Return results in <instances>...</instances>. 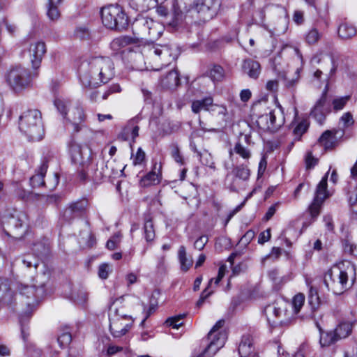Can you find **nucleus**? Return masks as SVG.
<instances>
[{"label": "nucleus", "instance_id": "1", "mask_svg": "<svg viewBox=\"0 0 357 357\" xmlns=\"http://www.w3.org/2000/svg\"><path fill=\"white\" fill-rule=\"evenodd\" d=\"M44 295L43 286L36 287L21 283L17 284L16 292L13 293L8 289L7 281L0 278V301L8 305L15 304L20 314L22 336L24 341L28 334L25 333L23 322L31 317Z\"/></svg>", "mask_w": 357, "mask_h": 357}, {"label": "nucleus", "instance_id": "2", "mask_svg": "<svg viewBox=\"0 0 357 357\" xmlns=\"http://www.w3.org/2000/svg\"><path fill=\"white\" fill-rule=\"evenodd\" d=\"M79 74L84 87L96 88L114 77V64L109 57H92L81 63Z\"/></svg>", "mask_w": 357, "mask_h": 357}, {"label": "nucleus", "instance_id": "3", "mask_svg": "<svg viewBox=\"0 0 357 357\" xmlns=\"http://www.w3.org/2000/svg\"><path fill=\"white\" fill-rule=\"evenodd\" d=\"M355 271L356 267L350 261L339 262L326 272L324 284L335 294H341L353 284Z\"/></svg>", "mask_w": 357, "mask_h": 357}, {"label": "nucleus", "instance_id": "4", "mask_svg": "<svg viewBox=\"0 0 357 357\" xmlns=\"http://www.w3.org/2000/svg\"><path fill=\"white\" fill-rule=\"evenodd\" d=\"M137 55H141L138 54ZM142 55L144 57L147 68L153 70H159L168 66L176 58L172 49L169 45H148L142 49Z\"/></svg>", "mask_w": 357, "mask_h": 357}, {"label": "nucleus", "instance_id": "5", "mask_svg": "<svg viewBox=\"0 0 357 357\" xmlns=\"http://www.w3.org/2000/svg\"><path fill=\"white\" fill-rule=\"evenodd\" d=\"M19 128L31 140L42 139L44 135V128L40 112L37 109L24 112L20 116Z\"/></svg>", "mask_w": 357, "mask_h": 357}, {"label": "nucleus", "instance_id": "6", "mask_svg": "<svg viewBox=\"0 0 357 357\" xmlns=\"http://www.w3.org/2000/svg\"><path fill=\"white\" fill-rule=\"evenodd\" d=\"M3 230L10 236L21 238L27 230V215L21 211L13 210L3 215Z\"/></svg>", "mask_w": 357, "mask_h": 357}, {"label": "nucleus", "instance_id": "7", "mask_svg": "<svg viewBox=\"0 0 357 357\" xmlns=\"http://www.w3.org/2000/svg\"><path fill=\"white\" fill-rule=\"evenodd\" d=\"M288 305L284 301L280 300L275 301L264 307V313L271 326L286 325L289 322L291 313L287 310Z\"/></svg>", "mask_w": 357, "mask_h": 357}, {"label": "nucleus", "instance_id": "8", "mask_svg": "<svg viewBox=\"0 0 357 357\" xmlns=\"http://www.w3.org/2000/svg\"><path fill=\"white\" fill-rule=\"evenodd\" d=\"M224 324L225 321L220 319L213 326L208 334L206 347L197 357H213L225 345L227 334L220 331Z\"/></svg>", "mask_w": 357, "mask_h": 357}, {"label": "nucleus", "instance_id": "9", "mask_svg": "<svg viewBox=\"0 0 357 357\" xmlns=\"http://www.w3.org/2000/svg\"><path fill=\"white\" fill-rule=\"evenodd\" d=\"M103 24L111 29H123L128 25V17L120 6L109 5L101 10Z\"/></svg>", "mask_w": 357, "mask_h": 357}, {"label": "nucleus", "instance_id": "10", "mask_svg": "<svg viewBox=\"0 0 357 357\" xmlns=\"http://www.w3.org/2000/svg\"><path fill=\"white\" fill-rule=\"evenodd\" d=\"M282 107L271 110L268 114L259 116L256 121L259 128L263 131L276 132L284 123Z\"/></svg>", "mask_w": 357, "mask_h": 357}, {"label": "nucleus", "instance_id": "11", "mask_svg": "<svg viewBox=\"0 0 357 357\" xmlns=\"http://www.w3.org/2000/svg\"><path fill=\"white\" fill-rule=\"evenodd\" d=\"M6 80L14 91L19 92L29 86L31 82L30 74L27 69L17 66L11 68L8 72Z\"/></svg>", "mask_w": 357, "mask_h": 357}, {"label": "nucleus", "instance_id": "12", "mask_svg": "<svg viewBox=\"0 0 357 357\" xmlns=\"http://www.w3.org/2000/svg\"><path fill=\"white\" fill-rule=\"evenodd\" d=\"M250 176V169L245 165L235 166L226 177V185L230 191L237 192L243 188Z\"/></svg>", "mask_w": 357, "mask_h": 357}, {"label": "nucleus", "instance_id": "13", "mask_svg": "<svg viewBox=\"0 0 357 357\" xmlns=\"http://www.w3.org/2000/svg\"><path fill=\"white\" fill-rule=\"evenodd\" d=\"M193 6L199 18L206 22L217 15L221 6V0H194Z\"/></svg>", "mask_w": 357, "mask_h": 357}, {"label": "nucleus", "instance_id": "14", "mask_svg": "<svg viewBox=\"0 0 357 357\" xmlns=\"http://www.w3.org/2000/svg\"><path fill=\"white\" fill-rule=\"evenodd\" d=\"M68 151L72 162L78 167H86L92 158L91 149L87 145H82L74 139L69 143Z\"/></svg>", "mask_w": 357, "mask_h": 357}, {"label": "nucleus", "instance_id": "15", "mask_svg": "<svg viewBox=\"0 0 357 357\" xmlns=\"http://www.w3.org/2000/svg\"><path fill=\"white\" fill-rule=\"evenodd\" d=\"M77 178L80 181L100 182L103 178V173L98 169L97 164L93 162L92 159L85 166L80 165L77 169Z\"/></svg>", "mask_w": 357, "mask_h": 357}, {"label": "nucleus", "instance_id": "16", "mask_svg": "<svg viewBox=\"0 0 357 357\" xmlns=\"http://www.w3.org/2000/svg\"><path fill=\"white\" fill-rule=\"evenodd\" d=\"M128 321L127 316L114 315L109 318V331L114 337H121L126 334V333L131 328L132 324V321L126 322Z\"/></svg>", "mask_w": 357, "mask_h": 357}, {"label": "nucleus", "instance_id": "17", "mask_svg": "<svg viewBox=\"0 0 357 357\" xmlns=\"http://www.w3.org/2000/svg\"><path fill=\"white\" fill-rule=\"evenodd\" d=\"M46 52V45L43 41H35L30 44L29 49V58L34 69L40 68Z\"/></svg>", "mask_w": 357, "mask_h": 357}, {"label": "nucleus", "instance_id": "18", "mask_svg": "<svg viewBox=\"0 0 357 357\" xmlns=\"http://www.w3.org/2000/svg\"><path fill=\"white\" fill-rule=\"evenodd\" d=\"M139 24L146 26L148 28L146 35L151 40H158L164 31L162 25L152 19H141L139 21Z\"/></svg>", "mask_w": 357, "mask_h": 357}, {"label": "nucleus", "instance_id": "19", "mask_svg": "<svg viewBox=\"0 0 357 357\" xmlns=\"http://www.w3.org/2000/svg\"><path fill=\"white\" fill-rule=\"evenodd\" d=\"M326 100L327 91L326 89L311 109L310 115L314 118L319 124H322L325 119V105Z\"/></svg>", "mask_w": 357, "mask_h": 357}, {"label": "nucleus", "instance_id": "20", "mask_svg": "<svg viewBox=\"0 0 357 357\" xmlns=\"http://www.w3.org/2000/svg\"><path fill=\"white\" fill-rule=\"evenodd\" d=\"M73 126L74 131L78 132L81 129L79 124L85 120L83 108L79 105H75L68 110L66 117Z\"/></svg>", "mask_w": 357, "mask_h": 357}, {"label": "nucleus", "instance_id": "21", "mask_svg": "<svg viewBox=\"0 0 357 357\" xmlns=\"http://www.w3.org/2000/svg\"><path fill=\"white\" fill-rule=\"evenodd\" d=\"M238 353L241 357H256L251 337L249 335L243 336L238 346Z\"/></svg>", "mask_w": 357, "mask_h": 357}, {"label": "nucleus", "instance_id": "22", "mask_svg": "<svg viewBox=\"0 0 357 357\" xmlns=\"http://www.w3.org/2000/svg\"><path fill=\"white\" fill-rule=\"evenodd\" d=\"M242 69L252 79H257L261 73L259 63L250 59L243 61Z\"/></svg>", "mask_w": 357, "mask_h": 357}, {"label": "nucleus", "instance_id": "23", "mask_svg": "<svg viewBox=\"0 0 357 357\" xmlns=\"http://www.w3.org/2000/svg\"><path fill=\"white\" fill-rule=\"evenodd\" d=\"M62 0H47L46 15L50 20L56 22L60 18L61 12L59 6Z\"/></svg>", "mask_w": 357, "mask_h": 357}, {"label": "nucleus", "instance_id": "24", "mask_svg": "<svg viewBox=\"0 0 357 357\" xmlns=\"http://www.w3.org/2000/svg\"><path fill=\"white\" fill-rule=\"evenodd\" d=\"M337 132V131L326 130L319 137V142L326 150L332 149L335 146Z\"/></svg>", "mask_w": 357, "mask_h": 357}, {"label": "nucleus", "instance_id": "25", "mask_svg": "<svg viewBox=\"0 0 357 357\" xmlns=\"http://www.w3.org/2000/svg\"><path fill=\"white\" fill-rule=\"evenodd\" d=\"M47 162V160H44L40 165L38 173L30 178V183L33 188L40 187L46 184L43 181V178L48 167Z\"/></svg>", "mask_w": 357, "mask_h": 357}, {"label": "nucleus", "instance_id": "26", "mask_svg": "<svg viewBox=\"0 0 357 357\" xmlns=\"http://www.w3.org/2000/svg\"><path fill=\"white\" fill-rule=\"evenodd\" d=\"M87 206L88 202L86 199L79 200L77 202L70 204L69 208L65 211V215H80L86 211Z\"/></svg>", "mask_w": 357, "mask_h": 357}, {"label": "nucleus", "instance_id": "27", "mask_svg": "<svg viewBox=\"0 0 357 357\" xmlns=\"http://www.w3.org/2000/svg\"><path fill=\"white\" fill-rule=\"evenodd\" d=\"M180 82V78L177 70H173L162 79L161 83L163 87L168 89L176 88Z\"/></svg>", "mask_w": 357, "mask_h": 357}, {"label": "nucleus", "instance_id": "28", "mask_svg": "<svg viewBox=\"0 0 357 357\" xmlns=\"http://www.w3.org/2000/svg\"><path fill=\"white\" fill-rule=\"evenodd\" d=\"M213 102V100L211 97H206L202 100H194L191 105L192 111L195 114L199 113L202 110L209 112Z\"/></svg>", "mask_w": 357, "mask_h": 357}, {"label": "nucleus", "instance_id": "29", "mask_svg": "<svg viewBox=\"0 0 357 357\" xmlns=\"http://www.w3.org/2000/svg\"><path fill=\"white\" fill-rule=\"evenodd\" d=\"M353 323L351 321H342L333 330L338 340L344 339L349 336L352 332Z\"/></svg>", "mask_w": 357, "mask_h": 357}, {"label": "nucleus", "instance_id": "30", "mask_svg": "<svg viewBox=\"0 0 357 357\" xmlns=\"http://www.w3.org/2000/svg\"><path fill=\"white\" fill-rule=\"evenodd\" d=\"M135 43V40L129 36H120L114 38L110 43L111 49L116 52L120 51L122 48Z\"/></svg>", "mask_w": 357, "mask_h": 357}, {"label": "nucleus", "instance_id": "31", "mask_svg": "<svg viewBox=\"0 0 357 357\" xmlns=\"http://www.w3.org/2000/svg\"><path fill=\"white\" fill-rule=\"evenodd\" d=\"M338 340L333 331L325 332L320 329L319 343L321 347H330Z\"/></svg>", "mask_w": 357, "mask_h": 357}, {"label": "nucleus", "instance_id": "32", "mask_svg": "<svg viewBox=\"0 0 357 357\" xmlns=\"http://www.w3.org/2000/svg\"><path fill=\"white\" fill-rule=\"evenodd\" d=\"M328 194L327 191V174L322 178L317 186L315 195L314 199L324 202L328 197Z\"/></svg>", "mask_w": 357, "mask_h": 357}, {"label": "nucleus", "instance_id": "33", "mask_svg": "<svg viewBox=\"0 0 357 357\" xmlns=\"http://www.w3.org/2000/svg\"><path fill=\"white\" fill-rule=\"evenodd\" d=\"M357 30L354 26L348 23H343L340 25L338 29V35L342 39H349L354 36Z\"/></svg>", "mask_w": 357, "mask_h": 357}, {"label": "nucleus", "instance_id": "34", "mask_svg": "<svg viewBox=\"0 0 357 357\" xmlns=\"http://www.w3.org/2000/svg\"><path fill=\"white\" fill-rule=\"evenodd\" d=\"M160 180V174L156 173L152 170L145 175L140 180V185L142 187H148L152 185L158 184Z\"/></svg>", "mask_w": 357, "mask_h": 357}, {"label": "nucleus", "instance_id": "35", "mask_svg": "<svg viewBox=\"0 0 357 357\" xmlns=\"http://www.w3.org/2000/svg\"><path fill=\"white\" fill-rule=\"evenodd\" d=\"M144 236L147 242L152 241L155 238V229L151 218H148L144 224Z\"/></svg>", "mask_w": 357, "mask_h": 357}, {"label": "nucleus", "instance_id": "36", "mask_svg": "<svg viewBox=\"0 0 357 357\" xmlns=\"http://www.w3.org/2000/svg\"><path fill=\"white\" fill-rule=\"evenodd\" d=\"M178 259L181 264V268L182 271L186 272L189 268L192 265V259H188L186 256V251L184 246H181L178 250Z\"/></svg>", "mask_w": 357, "mask_h": 357}, {"label": "nucleus", "instance_id": "37", "mask_svg": "<svg viewBox=\"0 0 357 357\" xmlns=\"http://www.w3.org/2000/svg\"><path fill=\"white\" fill-rule=\"evenodd\" d=\"M234 151L245 160H248L252 156L251 151L248 147L242 144L241 139L235 144Z\"/></svg>", "mask_w": 357, "mask_h": 357}, {"label": "nucleus", "instance_id": "38", "mask_svg": "<svg viewBox=\"0 0 357 357\" xmlns=\"http://www.w3.org/2000/svg\"><path fill=\"white\" fill-rule=\"evenodd\" d=\"M209 112H211L213 115L220 116L223 121H226V118L228 114L227 107L225 105L213 104V102L210 107Z\"/></svg>", "mask_w": 357, "mask_h": 357}, {"label": "nucleus", "instance_id": "39", "mask_svg": "<svg viewBox=\"0 0 357 357\" xmlns=\"http://www.w3.org/2000/svg\"><path fill=\"white\" fill-rule=\"evenodd\" d=\"M322 33L317 28H312L305 35V41L309 45L316 44L321 38Z\"/></svg>", "mask_w": 357, "mask_h": 357}, {"label": "nucleus", "instance_id": "40", "mask_svg": "<svg viewBox=\"0 0 357 357\" xmlns=\"http://www.w3.org/2000/svg\"><path fill=\"white\" fill-rule=\"evenodd\" d=\"M308 127L309 123L307 120L301 121L293 130L294 140L299 141L301 136L307 130Z\"/></svg>", "mask_w": 357, "mask_h": 357}, {"label": "nucleus", "instance_id": "41", "mask_svg": "<svg viewBox=\"0 0 357 357\" xmlns=\"http://www.w3.org/2000/svg\"><path fill=\"white\" fill-rule=\"evenodd\" d=\"M208 73L213 82L220 81L224 77V70L219 65H213Z\"/></svg>", "mask_w": 357, "mask_h": 357}, {"label": "nucleus", "instance_id": "42", "mask_svg": "<svg viewBox=\"0 0 357 357\" xmlns=\"http://www.w3.org/2000/svg\"><path fill=\"white\" fill-rule=\"evenodd\" d=\"M195 151L197 153L199 160L203 165L208 166L211 169H215V164L210 153L207 151L199 152L196 149H195Z\"/></svg>", "mask_w": 357, "mask_h": 357}, {"label": "nucleus", "instance_id": "43", "mask_svg": "<svg viewBox=\"0 0 357 357\" xmlns=\"http://www.w3.org/2000/svg\"><path fill=\"white\" fill-rule=\"evenodd\" d=\"M72 296L74 301L79 305L84 304L88 299V294L83 289L74 291Z\"/></svg>", "mask_w": 357, "mask_h": 357}, {"label": "nucleus", "instance_id": "44", "mask_svg": "<svg viewBox=\"0 0 357 357\" xmlns=\"http://www.w3.org/2000/svg\"><path fill=\"white\" fill-rule=\"evenodd\" d=\"M350 99L349 96L335 98L332 102L333 110L335 112L342 110Z\"/></svg>", "mask_w": 357, "mask_h": 357}, {"label": "nucleus", "instance_id": "45", "mask_svg": "<svg viewBox=\"0 0 357 357\" xmlns=\"http://www.w3.org/2000/svg\"><path fill=\"white\" fill-rule=\"evenodd\" d=\"M323 202L315 199L309 206V211L312 219H315L320 213L321 206Z\"/></svg>", "mask_w": 357, "mask_h": 357}, {"label": "nucleus", "instance_id": "46", "mask_svg": "<svg viewBox=\"0 0 357 357\" xmlns=\"http://www.w3.org/2000/svg\"><path fill=\"white\" fill-rule=\"evenodd\" d=\"M68 102L65 100L57 98L54 100V105L60 114L66 118L67 116L68 110L67 111Z\"/></svg>", "mask_w": 357, "mask_h": 357}, {"label": "nucleus", "instance_id": "47", "mask_svg": "<svg viewBox=\"0 0 357 357\" xmlns=\"http://www.w3.org/2000/svg\"><path fill=\"white\" fill-rule=\"evenodd\" d=\"M185 317V314H179L175 317H169L167 319V325L172 326L173 328H178L183 325L182 319Z\"/></svg>", "mask_w": 357, "mask_h": 357}, {"label": "nucleus", "instance_id": "48", "mask_svg": "<svg viewBox=\"0 0 357 357\" xmlns=\"http://www.w3.org/2000/svg\"><path fill=\"white\" fill-rule=\"evenodd\" d=\"M121 91V88L119 84H112L108 88L102 93V98L103 100L107 99L109 96L120 93Z\"/></svg>", "mask_w": 357, "mask_h": 357}, {"label": "nucleus", "instance_id": "49", "mask_svg": "<svg viewBox=\"0 0 357 357\" xmlns=\"http://www.w3.org/2000/svg\"><path fill=\"white\" fill-rule=\"evenodd\" d=\"M305 302V296L303 294H296L292 301V305L296 314H297L302 306L303 305Z\"/></svg>", "mask_w": 357, "mask_h": 357}, {"label": "nucleus", "instance_id": "50", "mask_svg": "<svg viewBox=\"0 0 357 357\" xmlns=\"http://www.w3.org/2000/svg\"><path fill=\"white\" fill-rule=\"evenodd\" d=\"M121 234H115L113 235L107 242L106 247L110 250L116 249L121 242Z\"/></svg>", "mask_w": 357, "mask_h": 357}, {"label": "nucleus", "instance_id": "51", "mask_svg": "<svg viewBox=\"0 0 357 357\" xmlns=\"http://www.w3.org/2000/svg\"><path fill=\"white\" fill-rule=\"evenodd\" d=\"M72 340V337L70 333L66 332L62 333L58 337L57 341L61 347L68 345Z\"/></svg>", "mask_w": 357, "mask_h": 357}, {"label": "nucleus", "instance_id": "52", "mask_svg": "<svg viewBox=\"0 0 357 357\" xmlns=\"http://www.w3.org/2000/svg\"><path fill=\"white\" fill-rule=\"evenodd\" d=\"M32 249L37 256L45 254L48 250V248L43 243H37L33 244Z\"/></svg>", "mask_w": 357, "mask_h": 357}, {"label": "nucleus", "instance_id": "53", "mask_svg": "<svg viewBox=\"0 0 357 357\" xmlns=\"http://www.w3.org/2000/svg\"><path fill=\"white\" fill-rule=\"evenodd\" d=\"M145 153L144 151L142 149V148H139L137 151V153L134 157V159H133V161H132V163L134 165H141L142 163V162L145 160Z\"/></svg>", "mask_w": 357, "mask_h": 357}, {"label": "nucleus", "instance_id": "54", "mask_svg": "<svg viewBox=\"0 0 357 357\" xmlns=\"http://www.w3.org/2000/svg\"><path fill=\"white\" fill-rule=\"evenodd\" d=\"M208 241V238L207 236H205V235L201 236L199 238H198L195 241V242L194 243L195 248L198 250H203L205 245L207 243Z\"/></svg>", "mask_w": 357, "mask_h": 357}, {"label": "nucleus", "instance_id": "55", "mask_svg": "<svg viewBox=\"0 0 357 357\" xmlns=\"http://www.w3.org/2000/svg\"><path fill=\"white\" fill-rule=\"evenodd\" d=\"M22 263L27 268H30L31 266H34L35 268H37V266L38 265V260L32 256L27 255L23 259Z\"/></svg>", "mask_w": 357, "mask_h": 357}, {"label": "nucleus", "instance_id": "56", "mask_svg": "<svg viewBox=\"0 0 357 357\" xmlns=\"http://www.w3.org/2000/svg\"><path fill=\"white\" fill-rule=\"evenodd\" d=\"M340 121L343 123L344 127L347 128L354 124V121L350 112L344 113L340 118Z\"/></svg>", "mask_w": 357, "mask_h": 357}, {"label": "nucleus", "instance_id": "57", "mask_svg": "<svg viewBox=\"0 0 357 357\" xmlns=\"http://www.w3.org/2000/svg\"><path fill=\"white\" fill-rule=\"evenodd\" d=\"M171 154L172 158L177 163H179L180 165H183V159L180 154L179 149L177 146H173Z\"/></svg>", "mask_w": 357, "mask_h": 357}, {"label": "nucleus", "instance_id": "58", "mask_svg": "<svg viewBox=\"0 0 357 357\" xmlns=\"http://www.w3.org/2000/svg\"><path fill=\"white\" fill-rule=\"evenodd\" d=\"M109 268L107 264H101L98 268V276L101 279H106L109 276Z\"/></svg>", "mask_w": 357, "mask_h": 357}, {"label": "nucleus", "instance_id": "59", "mask_svg": "<svg viewBox=\"0 0 357 357\" xmlns=\"http://www.w3.org/2000/svg\"><path fill=\"white\" fill-rule=\"evenodd\" d=\"M172 11H173V17L174 22H177L180 20H181L183 16V13L181 10L179 8L177 3H174L172 6Z\"/></svg>", "mask_w": 357, "mask_h": 357}, {"label": "nucleus", "instance_id": "60", "mask_svg": "<svg viewBox=\"0 0 357 357\" xmlns=\"http://www.w3.org/2000/svg\"><path fill=\"white\" fill-rule=\"evenodd\" d=\"M300 70L298 68L296 70V77L293 78L285 77V85L290 88L294 86L298 82L299 79Z\"/></svg>", "mask_w": 357, "mask_h": 357}, {"label": "nucleus", "instance_id": "61", "mask_svg": "<svg viewBox=\"0 0 357 357\" xmlns=\"http://www.w3.org/2000/svg\"><path fill=\"white\" fill-rule=\"evenodd\" d=\"M255 231L252 230H248L241 238L240 243L244 245H248L255 237Z\"/></svg>", "mask_w": 357, "mask_h": 357}, {"label": "nucleus", "instance_id": "62", "mask_svg": "<svg viewBox=\"0 0 357 357\" xmlns=\"http://www.w3.org/2000/svg\"><path fill=\"white\" fill-rule=\"evenodd\" d=\"M27 354L29 357H40L41 350L35 345L31 344L27 348Z\"/></svg>", "mask_w": 357, "mask_h": 357}, {"label": "nucleus", "instance_id": "63", "mask_svg": "<svg viewBox=\"0 0 357 357\" xmlns=\"http://www.w3.org/2000/svg\"><path fill=\"white\" fill-rule=\"evenodd\" d=\"M271 238V229H267L265 231L261 232L258 237V243L259 244H264V243L269 241Z\"/></svg>", "mask_w": 357, "mask_h": 357}, {"label": "nucleus", "instance_id": "64", "mask_svg": "<svg viewBox=\"0 0 357 357\" xmlns=\"http://www.w3.org/2000/svg\"><path fill=\"white\" fill-rule=\"evenodd\" d=\"M344 251L351 255L357 257V245L355 244L346 242L344 243Z\"/></svg>", "mask_w": 357, "mask_h": 357}]
</instances>
